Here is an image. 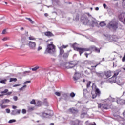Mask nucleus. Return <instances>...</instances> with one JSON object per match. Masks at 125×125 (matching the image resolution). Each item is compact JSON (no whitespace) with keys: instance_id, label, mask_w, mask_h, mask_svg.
Listing matches in <instances>:
<instances>
[{"instance_id":"nucleus-15","label":"nucleus","mask_w":125,"mask_h":125,"mask_svg":"<svg viewBox=\"0 0 125 125\" xmlns=\"http://www.w3.org/2000/svg\"><path fill=\"white\" fill-rule=\"evenodd\" d=\"M104 75L106 78H110V77L112 76V73L111 72V71L109 70V71H105Z\"/></svg>"},{"instance_id":"nucleus-41","label":"nucleus","mask_w":125,"mask_h":125,"mask_svg":"<svg viewBox=\"0 0 125 125\" xmlns=\"http://www.w3.org/2000/svg\"><path fill=\"white\" fill-rule=\"evenodd\" d=\"M13 99L15 101H17V100L18 99V98L17 97V96H15L13 97Z\"/></svg>"},{"instance_id":"nucleus-34","label":"nucleus","mask_w":125,"mask_h":125,"mask_svg":"<svg viewBox=\"0 0 125 125\" xmlns=\"http://www.w3.org/2000/svg\"><path fill=\"white\" fill-rule=\"evenodd\" d=\"M100 49H101V48L99 49L97 47H96L95 49V51H96V52H98V53H100Z\"/></svg>"},{"instance_id":"nucleus-25","label":"nucleus","mask_w":125,"mask_h":125,"mask_svg":"<svg viewBox=\"0 0 125 125\" xmlns=\"http://www.w3.org/2000/svg\"><path fill=\"white\" fill-rule=\"evenodd\" d=\"M11 114L13 116H16V115H17V112L16 110H13L12 111Z\"/></svg>"},{"instance_id":"nucleus-28","label":"nucleus","mask_w":125,"mask_h":125,"mask_svg":"<svg viewBox=\"0 0 125 125\" xmlns=\"http://www.w3.org/2000/svg\"><path fill=\"white\" fill-rule=\"evenodd\" d=\"M28 39L30 41H35L36 40V38L32 36H30L29 37H28Z\"/></svg>"},{"instance_id":"nucleus-55","label":"nucleus","mask_w":125,"mask_h":125,"mask_svg":"<svg viewBox=\"0 0 125 125\" xmlns=\"http://www.w3.org/2000/svg\"><path fill=\"white\" fill-rule=\"evenodd\" d=\"M41 49H42V47L39 46L38 47L37 50H38V51H40V50H41Z\"/></svg>"},{"instance_id":"nucleus-2","label":"nucleus","mask_w":125,"mask_h":125,"mask_svg":"<svg viewBox=\"0 0 125 125\" xmlns=\"http://www.w3.org/2000/svg\"><path fill=\"white\" fill-rule=\"evenodd\" d=\"M76 44H77V43H74L73 44V45H72L73 47H74L75 50H77V51H79L80 56L82 55V54L83 52H84V51H90V48H79V47H75V45H76Z\"/></svg>"},{"instance_id":"nucleus-58","label":"nucleus","mask_w":125,"mask_h":125,"mask_svg":"<svg viewBox=\"0 0 125 125\" xmlns=\"http://www.w3.org/2000/svg\"><path fill=\"white\" fill-rule=\"evenodd\" d=\"M17 114H20V112H21V110H20V109L17 110Z\"/></svg>"},{"instance_id":"nucleus-32","label":"nucleus","mask_w":125,"mask_h":125,"mask_svg":"<svg viewBox=\"0 0 125 125\" xmlns=\"http://www.w3.org/2000/svg\"><path fill=\"white\" fill-rule=\"evenodd\" d=\"M17 81V79L16 78H10V83H11V82H16Z\"/></svg>"},{"instance_id":"nucleus-27","label":"nucleus","mask_w":125,"mask_h":125,"mask_svg":"<svg viewBox=\"0 0 125 125\" xmlns=\"http://www.w3.org/2000/svg\"><path fill=\"white\" fill-rule=\"evenodd\" d=\"M38 69H40V67H39V66H36V67H34V68H31V70H32V71H37V70H38Z\"/></svg>"},{"instance_id":"nucleus-1","label":"nucleus","mask_w":125,"mask_h":125,"mask_svg":"<svg viewBox=\"0 0 125 125\" xmlns=\"http://www.w3.org/2000/svg\"><path fill=\"white\" fill-rule=\"evenodd\" d=\"M52 42H51V44L47 45V48L46 49L45 53H54L55 52V46L53 45Z\"/></svg>"},{"instance_id":"nucleus-14","label":"nucleus","mask_w":125,"mask_h":125,"mask_svg":"<svg viewBox=\"0 0 125 125\" xmlns=\"http://www.w3.org/2000/svg\"><path fill=\"white\" fill-rule=\"evenodd\" d=\"M1 93L2 94H4V93H6L5 95H10V94H12V92H8V89H5L4 91H1Z\"/></svg>"},{"instance_id":"nucleus-22","label":"nucleus","mask_w":125,"mask_h":125,"mask_svg":"<svg viewBox=\"0 0 125 125\" xmlns=\"http://www.w3.org/2000/svg\"><path fill=\"white\" fill-rule=\"evenodd\" d=\"M96 48V47H95V46H90V51H95Z\"/></svg>"},{"instance_id":"nucleus-36","label":"nucleus","mask_w":125,"mask_h":125,"mask_svg":"<svg viewBox=\"0 0 125 125\" xmlns=\"http://www.w3.org/2000/svg\"><path fill=\"white\" fill-rule=\"evenodd\" d=\"M97 95H98L95 93L92 95V98H93V99H94V98H96V97L97 96Z\"/></svg>"},{"instance_id":"nucleus-19","label":"nucleus","mask_w":125,"mask_h":125,"mask_svg":"<svg viewBox=\"0 0 125 125\" xmlns=\"http://www.w3.org/2000/svg\"><path fill=\"white\" fill-rule=\"evenodd\" d=\"M60 49V55H62V54H64V50L62 49V47H59Z\"/></svg>"},{"instance_id":"nucleus-17","label":"nucleus","mask_w":125,"mask_h":125,"mask_svg":"<svg viewBox=\"0 0 125 125\" xmlns=\"http://www.w3.org/2000/svg\"><path fill=\"white\" fill-rule=\"evenodd\" d=\"M45 36H47V37H53L54 35L50 31H47L45 32Z\"/></svg>"},{"instance_id":"nucleus-35","label":"nucleus","mask_w":125,"mask_h":125,"mask_svg":"<svg viewBox=\"0 0 125 125\" xmlns=\"http://www.w3.org/2000/svg\"><path fill=\"white\" fill-rule=\"evenodd\" d=\"M30 104H32L33 105H36V101H35L34 99L32 100L31 102H30Z\"/></svg>"},{"instance_id":"nucleus-46","label":"nucleus","mask_w":125,"mask_h":125,"mask_svg":"<svg viewBox=\"0 0 125 125\" xmlns=\"http://www.w3.org/2000/svg\"><path fill=\"white\" fill-rule=\"evenodd\" d=\"M7 40H9V38H8V37H4L2 39V41H7Z\"/></svg>"},{"instance_id":"nucleus-48","label":"nucleus","mask_w":125,"mask_h":125,"mask_svg":"<svg viewBox=\"0 0 125 125\" xmlns=\"http://www.w3.org/2000/svg\"><path fill=\"white\" fill-rule=\"evenodd\" d=\"M44 105L45 106H46V107H48V103H47V102H45L44 103Z\"/></svg>"},{"instance_id":"nucleus-24","label":"nucleus","mask_w":125,"mask_h":125,"mask_svg":"<svg viewBox=\"0 0 125 125\" xmlns=\"http://www.w3.org/2000/svg\"><path fill=\"white\" fill-rule=\"evenodd\" d=\"M35 108L34 107H28V112H32V111H34Z\"/></svg>"},{"instance_id":"nucleus-31","label":"nucleus","mask_w":125,"mask_h":125,"mask_svg":"<svg viewBox=\"0 0 125 125\" xmlns=\"http://www.w3.org/2000/svg\"><path fill=\"white\" fill-rule=\"evenodd\" d=\"M108 100L109 101H111V102H114V101H115V98H113L111 96L108 98Z\"/></svg>"},{"instance_id":"nucleus-12","label":"nucleus","mask_w":125,"mask_h":125,"mask_svg":"<svg viewBox=\"0 0 125 125\" xmlns=\"http://www.w3.org/2000/svg\"><path fill=\"white\" fill-rule=\"evenodd\" d=\"M116 102L119 105H124V104L125 103V100L121 99L119 98H117Z\"/></svg>"},{"instance_id":"nucleus-13","label":"nucleus","mask_w":125,"mask_h":125,"mask_svg":"<svg viewBox=\"0 0 125 125\" xmlns=\"http://www.w3.org/2000/svg\"><path fill=\"white\" fill-rule=\"evenodd\" d=\"M80 78H81V74L79 73H75L73 77L74 80L78 81Z\"/></svg>"},{"instance_id":"nucleus-4","label":"nucleus","mask_w":125,"mask_h":125,"mask_svg":"<svg viewBox=\"0 0 125 125\" xmlns=\"http://www.w3.org/2000/svg\"><path fill=\"white\" fill-rule=\"evenodd\" d=\"M107 27L109 29L116 30L118 29V23L116 21H112L108 24Z\"/></svg>"},{"instance_id":"nucleus-52","label":"nucleus","mask_w":125,"mask_h":125,"mask_svg":"<svg viewBox=\"0 0 125 125\" xmlns=\"http://www.w3.org/2000/svg\"><path fill=\"white\" fill-rule=\"evenodd\" d=\"M0 83H3V84H5V82L4 81V80H1L0 81Z\"/></svg>"},{"instance_id":"nucleus-56","label":"nucleus","mask_w":125,"mask_h":125,"mask_svg":"<svg viewBox=\"0 0 125 125\" xmlns=\"http://www.w3.org/2000/svg\"><path fill=\"white\" fill-rule=\"evenodd\" d=\"M125 60V54H124V56L123 57V58H122V61L123 62H124Z\"/></svg>"},{"instance_id":"nucleus-47","label":"nucleus","mask_w":125,"mask_h":125,"mask_svg":"<svg viewBox=\"0 0 125 125\" xmlns=\"http://www.w3.org/2000/svg\"><path fill=\"white\" fill-rule=\"evenodd\" d=\"M29 73H31V71H25L23 72V74H29Z\"/></svg>"},{"instance_id":"nucleus-54","label":"nucleus","mask_w":125,"mask_h":125,"mask_svg":"<svg viewBox=\"0 0 125 125\" xmlns=\"http://www.w3.org/2000/svg\"><path fill=\"white\" fill-rule=\"evenodd\" d=\"M16 86H20V84H15L13 86V87H16Z\"/></svg>"},{"instance_id":"nucleus-57","label":"nucleus","mask_w":125,"mask_h":125,"mask_svg":"<svg viewBox=\"0 0 125 125\" xmlns=\"http://www.w3.org/2000/svg\"><path fill=\"white\" fill-rule=\"evenodd\" d=\"M85 73L86 75H89V72H88V71H87V70H85Z\"/></svg>"},{"instance_id":"nucleus-42","label":"nucleus","mask_w":125,"mask_h":125,"mask_svg":"<svg viewBox=\"0 0 125 125\" xmlns=\"http://www.w3.org/2000/svg\"><path fill=\"white\" fill-rule=\"evenodd\" d=\"M22 114H26V113H27V111H26V109H23L22 110Z\"/></svg>"},{"instance_id":"nucleus-50","label":"nucleus","mask_w":125,"mask_h":125,"mask_svg":"<svg viewBox=\"0 0 125 125\" xmlns=\"http://www.w3.org/2000/svg\"><path fill=\"white\" fill-rule=\"evenodd\" d=\"M6 113H7L8 114H9V113H10V109H6Z\"/></svg>"},{"instance_id":"nucleus-53","label":"nucleus","mask_w":125,"mask_h":125,"mask_svg":"<svg viewBox=\"0 0 125 125\" xmlns=\"http://www.w3.org/2000/svg\"><path fill=\"white\" fill-rule=\"evenodd\" d=\"M7 107V105H2V107H1V109H5Z\"/></svg>"},{"instance_id":"nucleus-6","label":"nucleus","mask_w":125,"mask_h":125,"mask_svg":"<svg viewBox=\"0 0 125 125\" xmlns=\"http://www.w3.org/2000/svg\"><path fill=\"white\" fill-rule=\"evenodd\" d=\"M81 20L83 25H87L89 22V20L86 16H82Z\"/></svg>"},{"instance_id":"nucleus-62","label":"nucleus","mask_w":125,"mask_h":125,"mask_svg":"<svg viewBox=\"0 0 125 125\" xmlns=\"http://www.w3.org/2000/svg\"><path fill=\"white\" fill-rule=\"evenodd\" d=\"M71 123H72V125H76V123H75V122L72 121Z\"/></svg>"},{"instance_id":"nucleus-63","label":"nucleus","mask_w":125,"mask_h":125,"mask_svg":"<svg viewBox=\"0 0 125 125\" xmlns=\"http://www.w3.org/2000/svg\"><path fill=\"white\" fill-rule=\"evenodd\" d=\"M20 30L21 31H24V27H21Z\"/></svg>"},{"instance_id":"nucleus-44","label":"nucleus","mask_w":125,"mask_h":125,"mask_svg":"<svg viewBox=\"0 0 125 125\" xmlns=\"http://www.w3.org/2000/svg\"><path fill=\"white\" fill-rule=\"evenodd\" d=\"M96 74L98 77H102V73H99L97 72Z\"/></svg>"},{"instance_id":"nucleus-59","label":"nucleus","mask_w":125,"mask_h":125,"mask_svg":"<svg viewBox=\"0 0 125 125\" xmlns=\"http://www.w3.org/2000/svg\"><path fill=\"white\" fill-rule=\"evenodd\" d=\"M12 108H13V109H16V108H17V106L13 105Z\"/></svg>"},{"instance_id":"nucleus-38","label":"nucleus","mask_w":125,"mask_h":125,"mask_svg":"<svg viewBox=\"0 0 125 125\" xmlns=\"http://www.w3.org/2000/svg\"><path fill=\"white\" fill-rule=\"evenodd\" d=\"M75 96H76V94H74V92H72V93H70V96H71V97H75Z\"/></svg>"},{"instance_id":"nucleus-16","label":"nucleus","mask_w":125,"mask_h":125,"mask_svg":"<svg viewBox=\"0 0 125 125\" xmlns=\"http://www.w3.org/2000/svg\"><path fill=\"white\" fill-rule=\"evenodd\" d=\"M69 111L71 113H72V114H78L79 112L78 109H75L74 108H70Z\"/></svg>"},{"instance_id":"nucleus-61","label":"nucleus","mask_w":125,"mask_h":125,"mask_svg":"<svg viewBox=\"0 0 125 125\" xmlns=\"http://www.w3.org/2000/svg\"><path fill=\"white\" fill-rule=\"evenodd\" d=\"M85 55L86 57L87 58V57H88L89 54L85 53Z\"/></svg>"},{"instance_id":"nucleus-45","label":"nucleus","mask_w":125,"mask_h":125,"mask_svg":"<svg viewBox=\"0 0 125 125\" xmlns=\"http://www.w3.org/2000/svg\"><path fill=\"white\" fill-rule=\"evenodd\" d=\"M31 81H27L24 83V84H27V83H30Z\"/></svg>"},{"instance_id":"nucleus-51","label":"nucleus","mask_w":125,"mask_h":125,"mask_svg":"<svg viewBox=\"0 0 125 125\" xmlns=\"http://www.w3.org/2000/svg\"><path fill=\"white\" fill-rule=\"evenodd\" d=\"M61 47H62V49H63V48H67V47H68V45L65 46L63 45L62 46H61Z\"/></svg>"},{"instance_id":"nucleus-5","label":"nucleus","mask_w":125,"mask_h":125,"mask_svg":"<svg viewBox=\"0 0 125 125\" xmlns=\"http://www.w3.org/2000/svg\"><path fill=\"white\" fill-rule=\"evenodd\" d=\"M53 116V112L49 111L48 113L42 112V117L43 118H49V117H52Z\"/></svg>"},{"instance_id":"nucleus-21","label":"nucleus","mask_w":125,"mask_h":125,"mask_svg":"<svg viewBox=\"0 0 125 125\" xmlns=\"http://www.w3.org/2000/svg\"><path fill=\"white\" fill-rule=\"evenodd\" d=\"M2 102L3 104H4L5 103H9V102H10V100L8 99H3L2 100Z\"/></svg>"},{"instance_id":"nucleus-20","label":"nucleus","mask_w":125,"mask_h":125,"mask_svg":"<svg viewBox=\"0 0 125 125\" xmlns=\"http://www.w3.org/2000/svg\"><path fill=\"white\" fill-rule=\"evenodd\" d=\"M95 93H96V94H97L98 96H99L101 93L100 90H99V89H98V88H96Z\"/></svg>"},{"instance_id":"nucleus-37","label":"nucleus","mask_w":125,"mask_h":125,"mask_svg":"<svg viewBox=\"0 0 125 125\" xmlns=\"http://www.w3.org/2000/svg\"><path fill=\"white\" fill-rule=\"evenodd\" d=\"M90 84H91V81H89L87 84V88H88L90 87Z\"/></svg>"},{"instance_id":"nucleus-8","label":"nucleus","mask_w":125,"mask_h":125,"mask_svg":"<svg viewBox=\"0 0 125 125\" xmlns=\"http://www.w3.org/2000/svg\"><path fill=\"white\" fill-rule=\"evenodd\" d=\"M125 13H122L119 16V20L123 23L124 24H125Z\"/></svg>"},{"instance_id":"nucleus-7","label":"nucleus","mask_w":125,"mask_h":125,"mask_svg":"<svg viewBox=\"0 0 125 125\" xmlns=\"http://www.w3.org/2000/svg\"><path fill=\"white\" fill-rule=\"evenodd\" d=\"M28 44L30 49H32L33 50H36V46L37 45L36 42H33L32 41H29Z\"/></svg>"},{"instance_id":"nucleus-11","label":"nucleus","mask_w":125,"mask_h":125,"mask_svg":"<svg viewBox=\"0 0 125 125\" xmlns=\"http://www.w3.org/2000/svg\"><path fill=\"white\" fill-rule=\"evenodd\" d=\"M90 24L92 27H94V26H98V21L94 18H92V21L90 22Z\"/></svg>"},{"instance_id":"nucleus-10","label":"nucleus","mask_w":125,"mask_h":125,"mask_svg":"<svg viewBox=\"0 0 125 125\" xmlns=\"http://www.w3.org/2000/svg\"><path fill=\"white\" fill-rule=\"evenodd\" d=\"M77 64L75 63V62H71L68 64V65L66 66V69H72L76 66Z\"/></svg>"},{"instance_id":"nucleus-23","label":"nucleus","mask_w":125,"mask_h":125,"mask_svg":"<svg viewBox=\"0 0 125 125\" xmlns=\"http://www.w3.org/2000/svg\"><path fill=\"white\" fill-rule=\"evenodd\" d=\"M100 26H101V27H105V26H106V23L104 21H102L100 23Z\"/></svg>"},{"instance_id":"nucleus-30","label":"nucleus","mask_w":125,"mask_h":125,"mask_svg":"<svg viewBox=\"0 0 125 125\" xmlns=\"http://www.w3.org/2000/svg\"><path fill=\"white\" fill-rule=\"evenodd\" d=\"M15 122H16V120L15 119H11L8 121V123L12 124V123H15Z\"/></svg>"},{"instance_id":"nucleus-3","label":"nucleus","mask_w":125,"mask_h":125,"mask_svg":"<svg viewBox=\"0 0 125 125\" xmlns=\"http://www.w3.org/2000/svg\"><path fill=\"white\" fill-rule=\"evenodd\" d=\"M121 71H122V70L118 69L114 71L113 76L112 77V78L109 79V81L110 82V83H116V82H117V76L120 74V72H121Z\"/></svg>"},{"instance_id":"nucleus-9","label":"nucleus","mask_w":125,"mask_h":125,"mask_svg":"<svg viewBox=\"0 0 125 125\" xmlns=\"http://www.w3.org/2000/svg\"><path fill=\"white\" fill-rule=\"evenodd\" d=\"M98 108H100L101 109H105L106 110L109 109L110 106L107 104H100L98 106Z\"/></svg>"},{"instance_id":"nucleus-40","label":"nucleus","mask_w":125,"mask_h":125,"mask_svg":"<svg viewBox=\"0 0 125 125\" xmlns=\"http://www.w3.org/2000/svg\"><path fill=\"white\" fill-rule=\"evenodd\" d=\"M68 56L69 55H68V53H64L63 56L64 58H66V57H68Z\"/></svg>"},{"instance_id":"nucleus-18","label":"nucleus","mask_w":125,"mask_h":125,"mask_svg":"<svg viewBox=\"0 0 125 125\" xmlns=\"http://www.w3.org/2000/svg\"><path fill=\"white\" fill-rule=\"evenodd\" d=\"M62 96L65 100L68 99L69 98V94L68 93H64L62 95Z\"/></svg>"},{"instance_id":"nucleus-49","label":"nucleus","mask_w":125,"mask_h":125,"mask_svg":"<svg viewBox=\"0 0 125 125\" xmlns=\"http://www.w3.org/2000/svg\"><path fill=\"white\" fill-rule=\"evenodd\" d=\"M6 29H4V30L2 31V34L3 35H4L5 34H6Z\"/></svg>"},{"instance_id":"nucleus-64","label":"nucleus","mask_w":125,"mask_h":125,"mask_svg":"<svg viewBox=\"0 0 125 125\" xmlns=\"http://www.w3.org/2000/svg\"><path fill=\"white\" fill-rule=\"evenodd\" d=\"M90 125H96V124L94 122L93 124H91Z\"/></svg>"},{"instance_id":"nucleus-26","label":"nucleus","mask_w":125,"mask_h":125,"mask_svg":"<svg viewBox=\"0 0 125 125\" xmlns=\"http://www.w3.org/2000/svg\"><path fill=\"white\" fill-rule=\"evenodd\" d=\"M36 106H38V107H40V106H42V102L38 101L36 103Z\"/></svg>"},{"instance_id":"nucleus-60","label":"nucleus","mask_w":125,"mask_h":125,"mask_svg":"<svg viewBox=\"0 0 125 125\" xmlns=\"http://www.w3.org/2000/svg\"><path fill=\"white\" fill-rule=\"evenodd\" d=\"M107 6V5H106V4H103V7L104 8H106V7Z\"/></svg>"},{"instance_id":"nucleus-43","label":"nucleus","mask_w":125,"mask_h":125,"mask_svg":"<svg viewBox=\"0 0 125 125\" xmlns=\"http://www.w3.org/2000/svg\"><path fill=\"white\" fill-rule=\"evenodd\" d=\"M55 94L56 95H57V96H60V95H61L60 93L57 92H56L55 93Z\"/></svg>"},{"instance_id":"nucleus-33","label":"nucleus","mask_w":125,"mask_h":125,"mask_svg":"<svg viewBox=\"0 0 125 125\" xmlns=\"http://www.w3.org/2000/svg\"><path fill=\"white\" fill-rule=\"evenodd\" d=\"M26 19L28 20L29 21V22H30V23H31V24H34V21H33V20H32V19H31V18H26Z\"/></svg>"},{"instance_id":"nucleus-29","label":"nucleus","mask_w":125,"mask_h":125,"mask_svg":"<svg viewBox=\"0 0 125 125\" xmlns=\"http://www.w3.org/2000/svg\"><path fill=\"white\" fill-rule=\"evenodd\" d=\"M26 87H27V85H25L23 86L22 87H21V88H20L19 89L21 91H22L24 90V89H25V88H26Z\"/></svg>"},{"instance_id":"nucleus-39","label":"nucleus","mask_w":125,"mask_h":125,"mask_svg":"<svg viewBox=\"0 0 125 125\" xmlns=\"http://www.w3.org/2000/svg\"><path fill=\"white\" fill-rule=\"evenodd\" d=\"M86 62H87V64H89V65L92 64V62H91V61H86Z\"/></svg>"}]
</instances>
